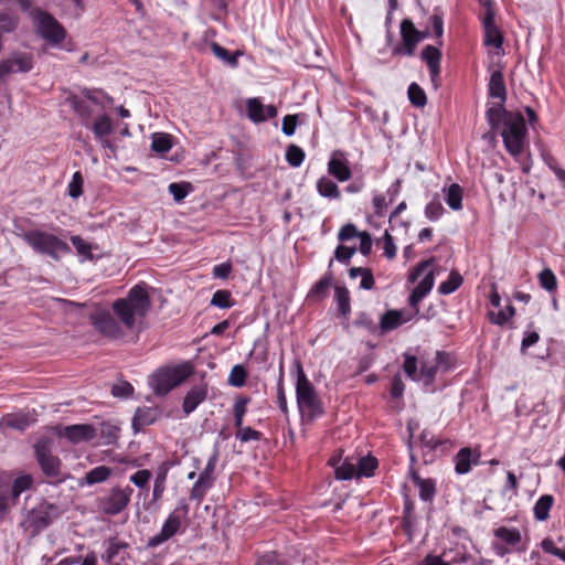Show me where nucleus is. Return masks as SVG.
<instances>
[{
	"instance_id": "obj_1",
	"label": "nucleus",
	"mask_w": 565,
	"mask_h": 565,
	"mask_svg": "<svg viewBox=\"0 0 565 565\" xmlns=\"http://www.w3.org/2000/svg\"><path fill=\"white\" fill-rule=\"evenodd\" d=\"M486 118L492 130L500 132L505 150L513 157L519 158L524 150L527 128L525 119L520 111H509L502 106H491L486 111Z\"/></svg>"
},
{
	"instance_id": "obj_2",
	"label": "nucleus",
	"mask_w": 565,
	"mask_h": 565,
	"mask_svg": "<svg viewBox=\"0 0 565 565\" xmlns=\"http://www.w3.org/2000/svg\"><path fill=\"white\" fill-rule=\"evenodd\" d=\"M148 285L143 281L131 287L126 297L116 299L111 309L119 322L127 329H135L151 309V298Z\"/></svg>"
},
{
	"instance_id": "obj_3",
	"label": "nucleus",
	"mask_w": 565,
	"mask_h": 565,
	"mask_svg": "<svg viewBox=\"0 0 565 565\" xmlns=\"http://www.w3.org/2000/svg\"><path fill=\"white\" fill-rule=\"evenodd\" d=\"M296 399L299 412L308 420H315L324 414L323 403L319 397L315 386L307 377L300 361L296 362Z\"/></svg>"
},
{
	"instance_id": "obj_4",
	"label": "nucleus",
	"mask_w": 565,
	"mask_h": 565,
	"mask_svg": "<svg viewBox=\"0 0 565 565\" xmlns=\"http://www.w3.org/2000/svg\"><path fill=\"white\" fill-rule=\"evenodd\" d=\"M193 372L194 367L190 362L162 366L150 376L149 384L156 395L163 396L189 379Z\"/></svg>"
},
{
	"instance_id": "obj_5",
	"label": "nucleus",
	"mask_w": 565,
	"mask_h": 565,
	"mask_svg": "<svg viewBox=\"0 0 565 565\" xmlns=\"http://www.w3.org/2000/svg\"><path fill=\"white\" fill-rule=\"evenodd\" d=\"M22 239L39 254L47 255L57 260L62 254L71 253L66 242L56 235L40 230H30L21 235Z\"/></svg>"
},
{
	"instance_id": "obj_6",
	"label": "nucleus",
	"mask_w": 565,
	"mask_h": 565,
	"mask_svg": "<svg viewBox=\"0 0 565 565\" xmlns=\"http://www.w3.org/2000/svg\"><path fill=\"white\" fill-rule=\"evenodd\" d=\"M435 257L422 260L408 274V281L414 284L423 276L409 295L408 303L418 310L419 302L430 292L435 284Z\"/></svg>"
},
{
	"instance_id": "obj_7",
	"label": "nucleus",
	"mask_w": 565,
	"mask_h": 565,
	"mask_svg": "<svg viewBox=\"0 0 565 565\" xmlns=\"http://www.w3.org/2000/svg\"><path fill=\"white\" fill-rule=\"evenodd\" d=\"M62 513L63 511L57 504L44 500L28 512L22 525L32 536H36Z\"/></svg>"
},
{
	"instance_id": "obj_8",
	"label": "nucleus",
	"mask_w": 565,
	"mask_h": 565,
	"mask_svg": "<svg viewBox=\"0 0 565 565\" xmlns=\"http://www.w3.org/2000/svg\"><path fill=\"white\" fill-rule=\"evenodd\" d=\"M189 514V504L185 499H181L178 505L168 514L160 532L147 542V547L154 548L172 539L181 532L184 521Z\"/></svg>"
},
{
	"instance_id": "obj_9",
	"label": "nucleus",
	"mask_w": 565,
	"mask_h": 565,
	"mask_svg": "<svg viewBox=\"0 0 565 565\" xmlns=\"http://www.w3.org/2000/svg\"><path fill=\"white\" fill-rule=\"evenodd\" d=\"M35 459L43 475L53 482L62 481L61 468L62 461L52 452L53 440L49 437H41L33 446Z\"/></svg>"
},
{
	"instance_id": "obj_10",
	"label": "nucleus",
	"mask_w": 565,
	"mask_h": 565,
	"mask_svg": "<svg viewBox=\"0 0 565 565\" xmlns=\"http://www.w3.org/2000/svg\"><path fill=\"white\" fill-rule=\"evenodd\" d=\"M33 19L39 35L52 45H60L66 38L64 26L47 11L35 9Z\"/></svg>"
},
{
	"instance_id": "obj_11",
	"label": "nucleus",
	"mask_w": 565,
	"mask_h": 565,
	"mask_svg": "<svg viewBox=\"0 0 565 565\" xmlns=\"http://www.w3.org/2000/svg\"><path fill=\"white\" fill-rule=\"evenodd\" d=\"M402 42L392 50L394 56H413L418 43L426 36L424 32L416 29L411 19H403L399 25Z\"/></svg>"
},
{
	"instance_id": "obj_12",
	"label": "nucleus",
	"mask_w": 565,
	"mask_h": 565,
	"mask_svg": "<svg viewBox=\"0 0 565 565\" xmlns=\"http://www.w3.org/2000/svg\"><path fill=\"white\" fill-rule=\"evenodd\" d=\"M90 322L93 327L98 331L103 337L117 340L125 335V331L122 330V324L116 318L114 312L106 309H98L90 315Z\"/></svg>"
},
{
	"instance_id": "obj_13",
	"label": "nucleus",
	"mask_w": 565,
	"mask_h": 565,
	"mask_svg": "<svg viewBox=\"0 0 565 565\" xmlns=\"http://www.w3.org/2000/svg\"><path fill=\"white\" fill-rule=\"evenodd\" d=\"M132 492L134 489L129 486L115 487L106 497L99 499L98 507L107 515H117L128 507Z\"/></svg>"
},
{
	"instance_id": "obj_14",
	"label": "nucleus",
	"mask_w": 565,
	"mask_h": 565,
	"mask_svg": "<svg viewBox=\"0 0 565 565\" xmlns=\"http://www.w3.org/2000/svg\"><path fill=\"white\" fill-rule=\"evenodd\" d=\"M34 66L33 55L28 52H13L9 57L0 61V81L15 73H28Z\"/></svg>"
},
{
	"instance_id": "obj_15",
	"label": "nucleus",
	"mask_w": 565,
	"mask_h": 565,
	"mask_svg": "<svg viewBox=\"0 0 565 565\" xmlns=\"http://www.w3.org/2000/svg\"><path fill=\"white\" fill-rule=\"evenodd\" d=\"M483 25V44L486 46H492L494 49H501L503 44V34L494 22V11L491 7V2L486 3V12L482 18Z\"/></svg>"
},
{
	"instance_id": "obj_16",
	"label": "nucleus",
	"mask_w": 565,
	"mask_h": 565,
	"mask_svg": "<svg viewBox=\"0 0 565 565\" xmlns=\"http://www.w3.org/2000/svg\"><path fill=\"white\" fill-rule=\"evenodd\" d=\"M106 550L100 558L106 565H122L129 558V544L111 536L106 541Z\"/></svg>"
},
{
	"instance_id": "obj_17",
	"label": "nucleus",
	"mask_w": 565,
	"mask_h": 565,
	"mask_svg": "<svg viewBox=\"0 0 565 565\" xmlns=\"http://www.w3.org/2000/svg\"><path fill=\"white\" fill-rule=\"evenodd\" d=\"M328 173L339 182H347L352 178V170L347 153L334 150L328 161Z\"/></svg>"
},
{
	"instance_id": "obj_18",
	"label": "nucleus",
	"mask_w": 565,
	"mask_h": 565,
	"mask_svg": "<svg viewBox=\"0 0 565 565\" xmlns=\"http://www.w3.org/2000/svg\"><path fill=\"white\" fill-rule=\"evenodd\" d=\"M441 57V51L434 45H426L420 52V58L428 67L429 77L435 88L440 85Z\"/></svg>"
},
{
	"instance_id": "obj_19",
	"label": "nucleus",
	"mask_w": 565,
	"mask_h": 565,
	"mask_svg": "<svg viewBox=\"0 0 565 565\" xmlns=\"http://www.w3.org/2000/svg\"><path fill=\"white\" fill-rule=\"evenodd\" d=\"M87 127L90 128L95 139L100 142L102 147L108 149L114 148L111 141L108 139L109 135L113 132V121L108 115H98L92 125Z\"/></svg>"
},
{
	"instance_id": "obj_20",
	"label": "nucleus",
	"mask_w": 565,
	"mask_h": 565,
	"mask_svg": "<svg viewBox=\"0 0 565 565\" xmlns=\"http://www.w3.org/2000/svg\"><path fill=\"white\" fill-rule=\"evenodd\" d=\"M247 116L253 122H264L277 116V109L273 105H263L259 98H249L246 102Z\"/></svg>"
},
{
	"instance_id": "obj_21",
	"label": "nucleus",
	"mask_w": 565,
	"mask_h": 565,
	"mask_svg": "<svg viewBox=\"0 0 565 565\" xmlns=\"http://www.w3.org/2000/svg\"><path fill=\"white\" fill-rule=\"evenodd\" d=\"M62 435L73 444L90 441L96 437V429L89 424H75L65 426Z\"/></svg>"
},
{
	"instance_id": "obj_22",
	"label": "nucleus",
	"mask_w": 565,
	"mask_h": 565,
	"mask_svg": "<svg viewBox=\"0 0 565 565\" xmlns=\"http://www.w3.org/2000/svg\"><path fill=\"white\" fill-rule=\"evenodd\" d=\"M409 477L419 490L420 500L425 502H431L437 492L436 480L433 478H422L416 468L413 467L409 468Z\"/></svg>"
},
{
	"instance_id": "obj_23",
	"label": "nucleus",
	"mask_w": 565,
	"mask_h": 565,
	"mask_svg": "<svg viewBox=\"0 0 565 565\" xmlns=\"http://www.w3.org/2000/svg\"><path fill=\"white\" fill-rule=\"evenodd\" d=\"M480 452L469 447L461 448L454 458L455 471L458 475H466L471 470L472 465H478Z\"/></svg>"
},
{
	"instance_id": "obj_24",
	"label": "nucleus",
	"mask_w": 565,
	"mask_h": 565,
	"mask_svg": "<svg viewBox=\"0 0 565 565\" xmlns=\"http://www.w3.org/2000/svg\"><path fill=\"white\" fill-rule=\"evenodd\" d=\"M488 95L491 98L499 99V103L495 106L504 107V103L507 100V87L501 70H494L491 72L488 84Z\"/></svg>"
},
{
	"instance_id": "obj_25",
	"label": "nucleus",
	"mask_w": 565,
	"mask_h": 565,
	"mask_svg": "<svg viewBox=\"0 0 565 565\" xmlns=\"http://www.w3.org/2000/svg\"><path fill=\"white\" fill-rule=\"evenodd\" d=\"M207 388L206 386L199 385L192 387L185 395L182 404V409L185 415H190L195 408L206 399Z\"/></svg>"
},
{
	"instance_id": "obj_26",
	"label": "nucleus",
	"mask_w": 565,
	"mask_h": 565,
	"mask_svg": "<svg viewBox=\"0 0 565 565\" xmlns=\"http://www.w3.org/2000/svg\"><path fill=\"white\" fill-rule=\"evenodd\" d=\"M158 412L152 407H139L137 408L132 418L134 430L140 431L146 426L153 424L157 420Z\"/></svg>"
},
{
	"instance_id": "obj_27",
	"label": "nucleus",
	"mask_w": 565,
	"mask_h": 565,
	"mask_svg": "<svg viewBox=\"0 0 565 565\" xmlns=\"http://www.w3.org/2000/svg\"><path fill=\"white\" fill-rule=\"evenodd\" d=\"M317 192L328 200H340L341 191L338 184L328 177H321L316 184Z\"/></svg>"
},
{
	"instance_id": "obj_28",
	"label": "nucleus",
	"mask_w": 565,
	"mask_h": 565,
	"mask_svg": "<svg viewBox=\"0 0 565 565\" xmlns=\"http://www.w3.org/2000/svg\"><path fill=\"white\" fill-rule=\"evenodd\" d=\"M214 479H207L199 476L198 480L194 482L190 490V500L201 503L204 500L207 492L214 487Z\"/></svg>"
},
{
	"instance_id": "obj_29",
	"label": "nucleus",
	"mask_w": 565,
	"mask_h": 565,
	"mask_svg": "<svg viewBox=\"0 0 565 565\" xmlns=\"http://www.w3.org/2000/svg\"><path fill=\"white\" fill-rule=\"evenodd\" d=\"M420 448L428 449V451H444L446 449V445L448 444L447 439H443L440 437L435 436L431 431L424 429L419 436Z\"/></svg>"
},
{
	"instance_id": "obj_30",
	"label": "nucleus",
	"mask_w": 565,
	"mask_h": 565,
	"mask_svg": "<svg viewBox=\"0 0 565 565\" xmlns=\"http://www.w3.org/2000/svg\"><path fill=\"white\" fill-rule=\"evenodd\" d=\"M446 356L445 352H437L436 353V362L435 363H428L424 362L420 366V372L418 374L419 380H423L425 384L429 385L431 384L437 375L438 372V364L443 362L444 358Z\"/></svg>"
},
{
	"instance_id": "obj_31",
	"label": "nucleus",
	"mask_w": 565,
	"mask_h": 565,
	"mask_svg": "<svg viewBox=\"0 0 565 565\" xmlns=\"http://www.w3.org/2000/svg\"><path fill=\"white\" fill-rule=\"evenodd\" d=\"M554 504V497L543 494L535 502L533 508L534 518L537 521H546L550 518V511Z\"/></svg>"
},
{
	"instance_id": "obj_32",
	"label": "nucleus",
	"mask_w": 565,
	"mask_h": 565,
	"mask_svg": "<svg viewBox=\"0 0 565 565\" xmlns=\"http://www.w3.org/2000/svg\"><path fill=\"white\" fill-rule=\"evenodd\" d=\"M250 397L246 395H238L235 398V403L233 405V417H234V426L236 428H241L244 426V417L247 413V406L250 403Z\"/></svg>"
},
{
	"instance_id": "obj_33",
	"label": "nucleus",
	"mask_w": 565,
	"mask_h": 565,
	"mask_svg": "<svg viewBox=\"0 0 565 565\" xmlns=\"http://www.w3.org/2000/svg\"><path fill=\"white\" fill-rule=\"evenodd\" d=\"M379 467V460L374 456H365L359 459L356 465V478H370L374 476Z\"/></svg>"
},
{
	"instance_id": "obj_34",
	"label": "nucleus",
	"mask_w": 565,
	"mask_h": 565,
	"mask_svg": "<svg viewBox=\"0 0 565 565\" xmlns=\"http://www.w3.org/2000/svg\"><path fill=\"white\" fill-rule=\"evenodd\" d=\"M403 323L402 313L396 310H388L385 312L380 321L382 333L397 329Z\"/></svg>"
},
{
	"instance_id": "obj_35",
	"label": "nucleus",
	"mask_w": 565,
	"mask_h": 565,
	"mask_svg": "<svg viewBox=\"0 0 565 565\" xmlns=\"http://www.w3.org/2000/svg\"><path fill=\"white\" fill-rule=\"evenodd\" d=\"M462 276L457 270H451L448 278L438 286L440 295H450L462 285Z\"/></svg>"
},
{
	"instance_id": "obj_36",
	"label": "nucleus",
	"mask_w": 565,
	"mask_h": 565,
	"mask_svg": "<svg viewBox=\"0 0 565 565\" xmlns=\"http://www.w3.org/2000/svg\"><path fill=\"white\" fill-rule=\"evenodd\" d=\"M462 188L458 183H452L446 191V203L450 209L458 211L462 209Z\"/></svg>"
},
{
	"instance_id": "obj_37",
	"label": "nucleus",
	"mask_w": 565,
	"mask_h": 565,
	"mask_svg": "<svg viewBox=\"0 0 565 565\" xmlns=\"http://www.w3.org/2000/svg\"><path fill=\"white\" fill-rule=\"evenodd\" d=\"M335 301L341 316L347 317L351 312L350 292L345 287H335Z\"/></svg>"
},
{
	"instance_id": "obj_38",
	"label": "nucleus",
	"mask_w": 565,
	"mask_h": 565,
	"mask_svg": "<svg viewBox=\"0 0 565 565\" xmlns=\"http://www.w3.org/2000/svg\"><path fill=\"white\" fill-rule=\"evenodd\" d=\"M495 537L500 539L508 545L515 546L521 542V533L518 529H509L507 526H500L494 531Z\"/></svg>"
},
{
	"instance_id": "obj_39",
	"label": "nucleus",
	"mask_w": 565,
	"mask_h": 565,
	"mask_svg": "<svg viewBox=\"0 0 565 565\" xmlns=\"http://www.w3.org/2000/svg\"><path fill=\"white\" fill-rule=\"evenodd\" d=\"M332 275L330 273L322 276L311 288L309 296L317 299H323L328 296L329 288L332 284Z\"/></svg>"
},
{
	"instance_id": "obj_40",
	"label": "nucleus",
	"mask_w": 565,
	"mask_h": 565,
	"mask_svg": "<svg viewBox=\"0 0 565 565\" xmlns=\"http://www.w3.org/2000/svg\"><path fill=\"white\" fill-rule=\"evenodd\" d=\"M111 475V468L107 466H98L85 473L87 484H95L106 481Z\"/></svg>"
},
{
	"instance_id": "obj_41",
	"label": "nucleus",
	"mask_w": 565,
	"mask_h": 565,
	"mask_svg": "<svg viewBox=\"0 0 565 565\" xmlns=\"http://www.w3.org/2000/svg\"><path fill=\"white\" fill-rule=\"evenodd\" d=\"M276 402L280 409V412L287 417L289 414L288 411V404H287V397L285 393V385H284V367L282 363H280L279 366V376L277 380V393H276Z\"/></svg>"
},
{
	"instance_id": "obj_42",
	"label": "nucleus",
	"mask_w": 565,
	"mask_h": 565,
	"mask_svg": "<svg viewBox=\"0 0 565 565\" xmlns=\"http://www.w3.org/2000/svg\"><path fill=\"white\" fill-rule=\"evenodd\" d=\"M211 305L221 309H228L235 305V300L230 290L218 289L213 294Z\"/></svg>"
},
{
	"instance_id": "obj_43",
	"label": "nucleus",
	"mask_w": 565,
	"mask_h": 565,
	"mask_svg": "<svg viewBox=\"0 0 565 565\" xmlns=\"http://www.w3.org/2000/svg\"><path fill=\"white\" fill-rule=\"evenodd\" d=\"M407 95L411 104L415 107H424L427 104V96L425 90L416 83L409 84Z\"/></svg>"
},
{
	"instance_id": "obj_44",
	"label": "nucleus",
	"mask_w": 565,
	"mask_h": 565,
	"mask_svg": "<svg viewBox=\"0 0 565 565\" xmlns=\"http://www.w3.org/2000/svg\"><path fill=\"white\" fill-rule=\"evenodd\" d=\"M83 95L86 99L93 102L96 105L106 107L113 104L114 99L107 93L102 89H84Z\"/></svg>"
},
{
	"instance_id": "obj_45",
	"label": "nucleus",
	"mask_w": 565,
	"mask_h": 565,
	"mask_svg": "<svg viewBox=\"0 0 565 565\" xmlns=\"http://www.w3.org/2000/svg\"><path fill=\"white\" fill-rule=\"evenodd\" d=\"M212 52L216 57L226 62L231 66H236L238 64V55L239 53H231L227 49L223 47L216 42L211 44Z\"/></svg>"
},
{
	"instance_id": "obj_46",
	"label": "nucleus",
	"mask_w": 565,
	"mask_h": 565,
	"mask_svg": "<svg viewBox=\"0 0 565 565\" xmlns=\"http://www.w3.org/2000/svg\"><path fill=\"white\" fill-rule=\"evenodd\" d=\"M247 376L246 369L241 364H236L232 367L227 382L233 387H243L246 384Z\"/></svg>"
},
{
	"instance_id": "obj_47",
	"label": "nucleus",
	"mask_w": 565,
	"mask_h": 565,
	"mask_svg": "<svg viewBox=\"0 0 565 565\" xmlns=\"http://www.w3.org/2000/svg\"><path fill=\"white\" fill-rule=\"evenodd\" d=\"M305 151L297 145L288 146L286 150V161L294 168H298L305 160Z\"/></svg>"
},
{
	"instance_id": "obj_48",
	"label": "nucleus",
	"mask_w": 565,
	"mask_h": 565,
	"mask_svg": "<svg viewBox=\"0 0 565 565\" xmlns=\"http://www.w3.org/2000/svg\"><path fill=\"white\" fill-rule=\"evenodd\" d=\"M3 423L17 430H24L30 426V419L26 415L9 414L3 417Z\"/></svg>"
},
{
	"instance_id": "obj_49",
	"label": "nucleus",
	"mask_w": 565,
	"mask_h": 565,
	"mask_svg": "<svg viewBox=\"0 0 565 565\" xmlns=\"http://www.w3.org/2000/svg\"><path fill=\"white\" fill-rule=\"evenodd\" d=\"M236 438L242 443L248 441H260L264 437L263 433L252 428L250 426H242L241 428H236Z\"/></svg>"
},
{
	"instance_id": "obj_50",
	"label": "nucleus",
	"mask_w": 565,
	"mask_h": 565,
	"mask_svg": "<svg viewBox=\"0 0 565 565\" xmlns=\"http://www.w3.org/2000/svg\"><path fill=\"white\" fill-rule=\"evenodd\" d=\"M193 186L189 182H173L169 184V192L175 202H181L192 191Z\"/></svg>"
},
{
	"instance_id": "obj_51",
	"label": "nucleus",
	"mask_w": 565,
	"mask_h": 565,
	"mask_svg": "<svg viewBox=\"0 0 565 565\" xmlns=\"http://www.w3.org/2000/svg\"><path fill=\"white\" fill-rule=\"evenodd\" d=\"M444 213H445V209L437 196H435L425 206V216L429 221L435 222V221L439 220Z\"/></svg>"
},
{
	"instance_id": "obj_52",
	"label": "nucleus",
	"mask_w": 565,
	"mask_h": 565,
	"mask_svg": "<svg viewBox=\"0 0 565 565\" xmlns=\"http://www.w3.org/2000/svg\"><path fill=\"white\" fill-rule=\"evenodd\" d=\"M540 286L545 290L553 292L557 288V278L552 269L545 268L539 274Z\"/></svg>"
},
{
	"instance_id": "obj_53",
	"label": "nucleus",
	"mask_w": 565,
	"mask_h": 565,
	"mask_svg": "<svg viewBox=\"0 0 565 565\" xmlns=\"http://www.w3.org/2000/svg\"><path fill=\"white\" fill-rule=\"evenodd\" d=\"M33 484V479L30 475H23L15 478L12 484L11 493L14 499L19 498L20 494L30 489Z\"/></svg>"
},
{
	"instance_id": "obj_54",
	"label": "nucleus",
	"mask_w": 565,
	"mask_h": 565,
	"mask_svg": "<svg viewBox=\"0 0 565 565\" xmlns=\"http://www.w3.org/2000/svg\"><path fill=\"white\" fill-rule=\"evenodd\" d=\"M334 473L338 480H351L356 477V466L345 460L335 468Z\"/></svg>"
},
{
	"instance_id": "obj_55",
	"label": "nucleus",
	"mask_w": 565,
	"mask_h": 565,
	"mask_svg": "<svg viewBox=\"0 0 565 565\" xmlns=\"http://www.w3.org/2000/svg\"><path fill=\"white\" fill-rule=\"evenodd\" d=\"M84 178L81 171H76L67 185V193L71 198L77 199L83 194Z\"/></svg>"
},
{
	"instance_id": "obj_56",
	"label": "nucleus",
	"mask_w": 565,
	"mask_h": 565,
	"mask_svg": "<svg viewBox=\"0 0 565 565\" xmlns=\"http://www.w3.org/2000/svg\"><path fill=\"white\" fill-rule=\"evenodd\" d=\"M71 104L74 111L82 118L83 124L88 126L87 120L92 114L90 107L86 104V102L77 97L71 98Z\"/></svg>"
},
{
	"instance_id": "obj_57",
	"label": "nucleus",
	"mask_w": 565,
	"mask_h": 565,
	"mask_svg": "<svg viewBox=\"0 0 565 565\" xmlns=\"http://www.w3.org/2000/svg\"><path fill=\"white\" fill-rule=\"evenodd\" d=\"M151 148L156 152H168L172 148L170 137L164 134L153 135Z\"/></svg>"
},
{
	"instance_id": "obj_58",
	"label": "nucleus",
	"mask_w": 565,
	"mask_h": 565,
	"mask_svg": "<svg viewBox=\"0 0 565 565\" xmlns=\"http://www.w3.org/2000/svg\"><path fill=\"white\" fill-rule=\"evenodd\" d=\"M71 242L79 255L84 256L86 259H93L92 245L89 243L78 235L71 236Z\"/></svg>"
},
{
	"instance_id": "obj_59",
	"label": "nucleus",
	"mask_w": 565,
	"mask_h": 565,
	"mask_svg": "<svg viewBox=\"0 0 565 565\" xmlns=\"http://www.w3.org/2000/svg\"><path fill=\"white\" fill-rule=\"evenodd\" d=\"M403 370L409 379L413 381H419L417 374V358L415 355L405 354Z\"/></svg>"
},
{
	"instance_id": "obj_60",
	"label": "nucleus",
	"mask_w": 565,
	"mask_h": 565,
	"mask_svg": "<svg viewBox=\"0 0 565 565\" xmlns=\"http://www.w3.org/2000/svg\"><path fill=\"white\" fill-rule=\"evenodd\" d=\"M355 253V246L350 247L341 244L334 250V258L342 264H348Z\"/></svg>"
},
{
	"instance_id": "obj_61",
	"label": "nucleus",
	"mask_w": 565,
	"mask_h": 565,
	"mask_svg": "<svg viewBox=\"0 0 565 565\" xmlns=\"http://www.w3.org/2000/svg\"><path fill=\"white\" fill-rule=\"evenodd\" d=\"M218 461V451L214 450L213 454L210 456L203 471L199 475L201 477L207 478V479H214L215 478V469Z\"/></svg>"
},
{
	"instance_id": "obj_62",
	"label": "nucleus",
	"mask_w": 565,
	"mask_h": 565,
	"mask_svg": "<svg viewBox=\"0 0 565 565\" xmlns=\"http://www.w3.org/2000/svg\"><path fill=\"white\" fill-rule=\"evenodd\" d=\"M18 19L9 11L0 12V29L3 32H11L17 28Z\"/></svg>"
},
{
	"instance_id": "obj_63",
	"label": "nucleus",
	"mask_w": 565,
	"mask_h": 565,
	"mask_svg": "<svg viewBox=\"0 0 565 565\" xmlns=\"http://www.w3.org/2000/svg\"><path fill=\"white\" fill-rule=\"evenodd\" d=\"M541 547L545 553L552 554L565 562V550L558 548L552 539H544Z\"/></svg>"
},
{
	"instance_id": "obj_64",
	"label": "nucleus",
	"mask_w": 565,
	"mask_h": 565,
	"mask_svg": "<svg viewBox=\"0 0 565 565\" xmlns=\"http://www.w3.org/2000/svg\"><path fill=\"white\" fill-rule=\"evenodd\" d=\"M151 479V472L147 469L138 470L130 476V481L138 488H146Z\"/></svg>"
}]
</instances>
